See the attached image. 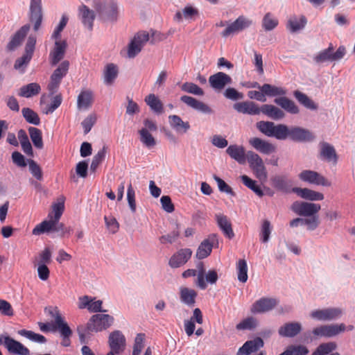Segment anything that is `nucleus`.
Masks as SVG:
<instances>
[{
    "instance_id": "42",
    "label": "nucleus",
    "mask_w": 355,
    "mask_h": 355,
    "mask_svg": "<svg viewBox=\"0 0 355 355\" xmlns=\"http://www.w3.org/2000/svg\"><path fill=\"white\" fill-rule=\"evenodd\" d=\"M141 142L148 148H152L156 145V140L152 134L147 131V128H141L139 130Z\"/></svg>"
},
{
    "instance_id": "50",
    "label": "nucleus",
    "mask_w": 355,
    "mask_h": 355,
    "mask_svg": "<svg viewBox=\"0 0 355 355\" xmlns=\"http://www.w3.org/2000/svg\"><path fill=\"white\" fill-rule=\"evenodd\" d=\"M69 67V62L67 60H64L59 64L58 68L55 69L51 76L62 81V79L67 75Z\"/></svg>"
},
{
    "instance_id": "4",
    "label": "nucleus",
    "mask_w": 355,
    "mask_h": 355,
    "mask_svg": "<svg viewBox=\"0 0 355 355\" xmlns=\"http://www.w3.org/2000/svg\"><path fill=\"white\" fill-rule=\"evenodd\" d=\"M113 322L114 318L108 314H96L90 318L87 328L92 331H102L109 328Z\"/></svg>"
},
{
    "instance_id": "57",
    "label": "nucleus",
    "mask_w": 355,
    "mask_h": 355,
    "mask_svg": "<svg viewBox=\"0 0 355 355\" xmlns=\"http://www.w3.org/2000/svg\"><path fill=\"white\" fill-rule=\"evenodd\" d=\"M144 334H138L136 336L133 346L132 355H140V353L144 347Z\"/></svg>"
},
{
    "instance_id": "64",
    "label": "nucleus",
    "mask_w": 355,
    "mask_h": 355,
    "mask_svg": "<svg viewBox=\"0 0 355 355\" xmlns=\"http://www.w3.org/2000/svg\"><path fill=\"white\" fill-rule=\"evenodd\" d=\"M290 355H307L309 349L304 345H291L287 348Z\"/></svg>"
},
{
    "instance_id": "19",
    "label": "nucleus",
    "mask_w": 355,
    "mask_h": 355,
    "mask_svg": "<svg viewBox=\"0 0 355 355\" xmlns=\"http://www.w3.org/2000/svg\"><path fill=\"white\" fill-rule=\"evenodd\" d=\"M320 146V158L325 162L336 164L338 162V157L335 148L325 141L321 142Z\"/></svg>"
},
{
    "instance_id": "30",
    "label": "nucleus",
    "mask_w": 355,
    "mask_h": 355,
    "mask_svg": "<svg viewBox=\"0 0 355 355\" xmlns=\"http://www.w3.org/2000/svg\"><path fill=\"white\" fill-rule=\"evenodd\" d=\"M261 111L262 114L274 120H279L285 116L284 111L273 105L263 104Z\"/></svg>"
},
{
    "instance_id": "7",
    "label": "nucleus",
    "mask_w": 355,
    "mask_h": 355,
    "mask_svg": "<svg viewBox=\"0 0 355 355\" xmlns=\"http://www.w3.org/2000/svg\"><path fill=\"white\" fill-rule=\"evenodd\" d=\"M291 209L300 216H311L316 215L320 210L321 207L316 203L296 201L292 205Z\"/></svg>"
},
{
    "instance_id": "24",
    "label": "nucleus",
    "mask_w": 355,
    "mask_h": 355,
    "mask_svg": "<svg viewBox=\"0 0 355 355\" xmlns=\"http://www.w3.org/2000/svg\"><path fill=\"white\" fill-rule=\"evenodd\" d=\"M30 28V24H25L21 26L12 36L11 40L7 45V49L8 51H14L15 49L19 46L28 32L29 31Z\"/></svg>"
},
{
    "instance_id": "34",
    "label": "nucleus",
    "mask_w": 355,
    "mask_h": 355,
    "mask_svg": "<svg viewBox=\"0 0 355 355\" xmlns=\"http://www.w3.org/2000/svg\"><path fill=\"white\" fill-rule=\"evenodd\" d=\"M118 68L113 63L107 64L103 71L104 83L107 85H111L118 76Z\"/></svg>"
},
{
    "instance_id": "25",
    "label": "nucleus",
    "mask_w": 355,
    "mask_h": 355,
    "mask_svg": "<svg viewBox=\"0 0 355 355\" xmlns=\"http://www.w3.org/2000/svg\"><path fill=\"white\" fill-rule=\"evenodd\" d=\"M249 144L257 151L263 154H270L275 150V147L268 141L259 137H253L249 140Z\"/></svg>"
},
{
    "instance_id": "14",
    "label": "nucleus",
    "mask_w": 355,
    "mask_h": 355,
    "mask_svg": "<svg viewBox=\"0 0 355 355\" xmlns=\"http://www.w3.org/2000/svg\"><path fill=\"white\" fill-rule=\"evenodd\" d=\"M215 243H218L216 234H211L207 239L203 240L196 252V257L198 259H203L207 257L211 252L212 248Z\"/></svg>"
},
{
    "instance_id": "45",
    "label": "nucleus",
    "mask_w": 355,
    "mask_h": 355,
    "mask_svg": "<svg viewBox=\"0 0 355 355\" xmlns=\"http://www.w3.org/2000/svg\"><path fill=\"white\" fill-rule=\"evenodd\" d=\"M294 96L297 98V100L306 107L311 110L317 109L318 107L316 104L302 92L300 91H295L294 92Z\"/></svg>"
},
{
    "instance_id": "20",
    "label": "nucleus",
    "mask_w": 355,
    "mask_h": 355,
    "mask_svg": "<svg viewBox=\"0 0 355 355\" xmlns=\"http://www.w3.org/2000/svg\"><path fill=\"white\" fill-rule=\"evenodd\" d=\"M233 107L235 110L242 114L259 115L261 113V106L259 107L258 104L253 101H243L236 103L234 105Z\"/></svg>"
},
{
    "instance_id": "40",
    "label": "nucleus",
    "mask_w": 355,
    "mask_h": 355,
    "mask_svg": "<svg viewBox=\"0 0 355 355\" xmlns=\"http://www.w3.org/2000/svg\"><path fill=\"white\" fill-rule=\"evenodd\" d=\"M272 186L277 190L288 191L290 187V181L284 175H275L272 178Z\"/></svg>"
},
{
    "instance_id": "55",
    "label": "nucleus",
    "mask_w": 355,
    "mask_h": 355,
    "mask_svg": "<svg viewBox=\"0 0 355 355\" xmlns=\"http://www.w3.org/2000/svg\"><path fill=\"white\" fill-rule=\"evenodd\" d=\"M234 26L241 32L244 29L250 27L252 24V21L246 17L241 15L239 16L234 22Z\"/></svg>"
},
{
    "instance_id": "36",
    "label": "nucleus",
    "mask_w": 355,
    "mask_h": 355,
    "mask_svg": "<svg viewBox=\"0 0 355 355\" xmlns=\"http://www.w3.org/2000/svg\"><path fill=\"white\" fill-rule=\"evenodd\" d=\"M169 123L171 126L177 132H187L190 128L189 122H184L178 115H170L168 116Z\"/></svg>"
},
{
    "instance_id": "61",
    "label": "nucleus",
    "mask_w": 355,
    "mask_h": 355,
    "mask_svg": "<svg viewBox=\"0 0 355 355\" xmlns=\"http://www.w3.org/2000/svg\"><path fill=\"white\" fill-rule=\"evenodd\" d=\"M309 217L302 218V225H306L309 230H315L320 224L319 218L317 215Z\"/></svg>"
},
{
    "instance_id": "37",
    "label": "nucleus",
    "mask_w": 355,
    "mask_h": 355,
    "mask_svg": "<svg viewBox=\"0 0 355 355\" xmlns=\"http://www.w3.org/2000/svg\"><path fill=\"white\" fill-rule=\"evenodd\" d=\"M49 216L51 218L49 220H44L34 227L32 232L33 234L40 235L44 232L52 231L58 223L52 219L51 214H49Z\"/></svg>"
},
{
    "instance_id": "35",
    "label": "nucleus",
    "mask_w": 355,
    "mask_h": 355,
    "mask_svg": "<svg viewBox=\"0 0 355 355\" xmlns=\"http://www.w3.org/2000/svg\"><path fill=\"white\" fill-rule=\"evenodd\" d=\"M80 12L83 24L89 30L92 31L93 28V22L95 18L94 12L89 10V8L85 5L80 8Z\"/></svg>"
},
{
    "instance_id": "13",
    "label": "nucleus",
    "mask_w": 355,
    "mask_h": 355,
    "mask_svg": "<svg viewBox=\"0 0 355 355\" xmlns=\"http://www.w3.org/2000/svg\"><path fill=\"white\" fill-rule=\"evenodd\" d=\"M109 345L110 349L116 354L125 350L126 341L124 335L119 330L112 332L109 336Z\"/></svg>"
},
{
    "instance_id": "27",
    "label": "nucleus",
    "mask_w": 355,
    "mask_h": 355,
    "mask_svg": "<svg viewBox=\"0 0 355 355\" xmlns=\"http://www.w3.org/2000/svg\"><path fill=\"white\" fill-rule=\"evenodd\" d=\"M215 217L216 223L224 235L230 239H232L234 236V233L232 230V223L227 216L223 214H216Z\"/></svg>"
},
{
    "instance_id": "9",
    "label": "nucleus",
    "mask_w": 355,
    "mask_h": 355,
    "mask_svg": "<svg viewBox=\"0 0 355 355\" xmlns=\"http://www.w3.org/2000/svg\"><path fill=\"white\" fill-rule=\"evenodd\" d=\"M299 178L309 184L321 185L324 187L331 186L330 182L319 173L311 170H304L299 175Z\"/></svg>"
},
{
    "instance_id": "29",
    "label": "nucleus",
    "mask_w": 355,
    "mask_h": 355,
    "mask_svg": "<svg viewBox=\"0 0 355 355\" xmlns=\"http://www.w3.org/2000/svg\"><path fill=\"white\" fill-rule=\"evenodd\" d=\"M293 191L301 198L311 201L322 200L323 193L308 188H294Z\"/></svg>"
},
{
    "instance_id": "44",
    "label": "nucleus",
    "mask_w": 355,
    "mask_h": 355,
    "mask_svg": "<svg viewBox=\"0 0 355 355\" xmlns=\"http://www.w3.org/2000/svg\"><path fill=\"white\" fill-rule=\"evenodd\" d=\"M278 24V19L270 12L266 13L262 20V26L266 31L275 29Z\"/></svg>"
},
{
    "instance_id": "51",
    "label": "nucleus",
    "mask_w": 355,
    "mask_h": 355,
    "mask_svg": "<svg viewBox=\"0 0 355 355\" xmlns=\"http://www.w3.org/2000/svg\"><path fill=\"white\" fill-rule=\"evenodd\" d=\"M336 348L335 343L329 342L320 345L311 355H327Z\"/></svg>"
},
{
    "instance_id": "26",
    "label": "nucleus",
    "mask_w": 355,
    "mask_h": 355,
    "mask_svg": "<svg viewBox=\"0 0 355 355\" xmlns=\"http://www.w3.org/2000/svg\"><path fill=\"white\" fill-rule=\"evenodd\" d=\"M227 154L238 163L243 164L245 163L247 154H245V148L243 146L236 144L230 145L226 149Z\"/></svg>"
},
{
    "instance_id": "32",
    "label": "nucleus",
    "mask_w": 355,
    "mask_h": 355,
    "mask_svg": "<svg viewBox=\"0 0 355 355\" xmlns=\"http://www.w3.org/2000/svg\"><path fill=\"white\" fill-rule=\"evenodd\" d=\"M306 23V18L304 15H302L300 17L297 16H292L288 20L286 27L291 33H295L303 29Z\"/></svg>"
},
{
    "instance_id": "46",
    "label": "nucleus",
    "mask_w": 355,
    "mask_h": 355,
    "mask_svg": "<svg viewBox=\"0 0 355 355\" xmlns=\"http://www.w3.org/2000/svg\"><path fill=\"white\" fill-rule=\"evenodd\" d=\"M294 96L297 98V100L306 107L311 110L317 109L318 107L316 104L302 92L300 91H295L294 92Z\"/></svg>"
},
{
    "instance_id": "12",
    "label": "nucleus",
    "mask_w": 355,
    "mask_h": 355,
    "mask_svg": "<svg viewBox=\"0 0 355 355\" xmlns=\"http://www.w3.org/2000/svg\"><path fill=\"white\" fill-rule=\"evenodd\" d=\"M278 303L279 301L276 298L261 297L252 305L250 311L254 314L268 312L273 309Z\"/></svg>"
},
{
    "instance_id": "18",
    "label": "nucleus",
    "mask_w": 355,
    "mask_h": 355,
    "mask_svg": "<svg viewBox=\"0 0 355 355\" xmlns=\"http://www.w3.org/2000/svg\"><path fill=\"white\" fill-rule=\"evenodd\" d=\"M191 255L192 250L191 249H180L171 257L168 264L171 268H179L186 263Z\"/></svg>"
},
{
    "instance_id": "54",
    "label": "nucleus",
    "mask_w": 355,
    "mask_h": 355,
    "mask_svg": "<svg viewBox=\"0 0 355 355\" xmlns=\"http://www.w3.org/2000/svg\"><path fill=\"white\" fill-rule=\"evenodd\" d=\"M106 154L105 148L103 147L101 150H100L93 157L92 162L90 165V170L93 172H95L98 167V166L102 163V162L105 159Z\"/></svg>"
},
{
    "instance_id": "15",
    "label": "nucleus",
    "mask_w": 355,
    "mask_h": 355,
    "mask_svg": "<svg viewBox=\"0 0 355 355\" xmlns=\"http://www.w3.org/2000/svg\"><path fill=\"white\" fill-rule=\"evenodd\" d=\"M232 78L223 72H218L209 78L210 86L216 91H221L227 85L231 84Z\"/></svg>"
},
{
    "instance_id": "11",
    "label": "nucleus",
    "mask_w": 355,
    "mask_h": 355,
    "mask_svg": "<svg viewBox=\"0 0 355 355\" xmlns=\"http://www.w3.org/2000/svg\"><path fill=\"white\" fill-rule=\"evenodd\" d=\"M346 54V49L344 46H340L334 53H329L324 49L320 51L313 58V60L318 63L326 62H334L341 60Z\"/></svg>"
},
{
    "instance_id": "33",
    "label": "nucleus",
    "mask_w": 355,
    "mask_h": 355,
    "mask_svg": "<svg viewBox=\"0 0 355 355\" xmlns=\"http://www.w3.org/2000/svg\"><path fill=\"white\" fill-rule=\"evenodd\" d=\"M40 92V85L37 83H32L22 86L18 92V95L21 97L31 98L39 94Z\"/></svg>"
},
{
    "instance_id": "52",
    "label": "nucleus",
    "mask_w": 355,
    "mask_h": 355,
    "mask_svg": "<svg viewBox=\"0 0 355 355\" xmlns=\"http://www.w3.org/2000/svg\"><path fill=\"white\" fill-rule=\"evenodd\" d=\"M181 89L183 92L192 94L197 96H203L204 91L198 85L193 83H184L181 86Z\"/></svg>"
},
{
    "instance_id": "31",
    "label": "nucleus",
    "mask_w": 355,
    "mask_h": 355,
    "mask_svg": "<svg viewBox=\"0 0 355 355\" xmlns=\"http://www.w3.org/2000/svg\"><path fill=\"white\" fill-rule=\"evenodd\" d=\"M197 295V292L193 289L189 288L187 287L180 288V300L182 302L188 305L189 306H193L195 304Z\"/></svg>"
},
{
    "instance_id": "53",
    "label": "nucleus",
    "mask_w": 355,
    "mask_h": 355,
    "mask_svg": "<svg viewBox=\"0 0 355 355\" xmlns=\"http://www.w3.org/2000/svg\"><path fill=\"white\" fill-rule=\"evenodd\" d=\"M198 274L196 285L202 290H205L207 288V283L205 279V269L202 262H200L197 264Z\"/></svg>"
},
{
    "instance_id": "38",
    "label": "nucleus",
    "mask_w": 355,
    "mask_h": 355,
    "mask_svg": "<svg viewBox=\"0 0 355 355\" xmlns=\"http://www.w3.org/2000/svg\"><path fill=\"white\" fill-rule=\"evenodd\" d=\"M145 102L150 109L157 114L164 112V106L162 101L154 94H150L145 98Z\"/></svg>"
},
{
    "instance_id": "63",
    "label": "nucleus",
    "mask_w": 355,
    "mask_h": 355,
    "mask_svg": "<svg viewBox=\"0 0 355 355\" xmlns=\"http://www.w3.org/2000/svg\"><path fill=\"white\" fill-rule=\"evenodd\" d=\"M271 232V228H270V223L265 220L261 226V240L263 243H266L268 241Z\"/></svg>"
},
{
    "instance_id": "43",
    "label": "nucleus",
    "mask_w": 355,
    "mask_h": 355,
    "mask_svg": "<svg viewBox=\"0 0 355 355\" xmlns=\"http://www.w3.org/2000/svg\"><path fill=\"white\" fill-rule=\"evenodd\" d=\"M243 184L248 188L253 191L259 197H262L264 193L261 187L257 184L255 180H253L246 175L241 177Z\"/></svg>"
},
{
    "instance_id": "21",
    "label": "nucleus",
    "mask_w": 355,
    "mask_h": 355,
    "mask_svg": "<svg viewBox=\"0 0 355 355\" xmlns=\"http://www.w3.org/2000/svg\"><path fill=\"white\" fill-rule=\"evenodd\" d=\"M51 315L54 317V331L58 330L62 337H70L72 331L66 322L64 321L61 314L58 311L50 312Z\"/></svg>"
},
{
    "instance_id": "62",
    "label": "nucleus",
    "mask_w": 355,
    "mask_h": 355,
    "mask_svg": "<svg viewBox=\"0 0 355 355\" xmlns=\"http://www.w3.org/2000/svg\"><path fill=\"white\" fill-rule=\"evenodd\" d=\"M62 95L57 94L55 95L51 100L50 105H49L46 110L44 111L45 114H49L53 112L62 103Z\"/></svg>"
},
{
    "instance_id": "8",
    "label": "nucleus",
    "mask_w": 355,
    "mask_h": 355,
    "mask_svg": "<svg viewBox=\"0 0 355 355\" xmlns=\"http://www.w3.org/2000/svg\"><path fill=\"white\" fill-rule=\"evenodd\" d=\"M343 314L340 308H327L314 310L311 313V317L320 321H331L339 318Z\"/></svg>"
},
{
    "instance_id": "22",
    "label": "nucleus",
    "mask_w": 355,
    "mask_h": 355,
    "mask_svg": "<svg viewBox=\"0 0 355 355\" xmlns=\"http://www.w3.org/2000/svg\"><path fill=\"white\" fill-rule=\"evenodd\" d=\"M263 340L259 337H257L253 340L246 341L239 349L236 355H249L258 351L260 348L263 347Z\"/></svg>"
},
{
    "instance_id": "23",
    "label": "nucleus",
    "mask_w": 355,
    "mask_h": 355,
    "mask_svg": "<svg viewBox=\"0 0 355 355\" xmlns=\"http://www.w3.org/2000/svg\"><path fill=\"white\" fill-rule=\"evenodd\" d=\"M180 101L188 106L205 114H211L213 112L211 108L205 103L197 100L196 98L189 96H182Z\"/></svg>"
},
{
    "instance_id": "56",
    "label": "nucleus",
    "mask_w": 355,
    "mask_h": 355,
    "mask_svg": "<svg viewBox=\"0 0 355 355\" xmlns=\"http://www.w3.org/2000/svg\"><path fill=\"white\" fill-rule=\"evenodd\" d=\"M28 164L31 173L37 180H41L43 177V173L41 167L33 159H28Z\"/></svg>"
},
{
    "instance_id": "60",
    "label": "nucleus",
    "mask_w": 355,
    "mask_h": 355,
    "mask_svg": "<svg viewBox=\"0 0 355 355\" xmlns=\"http://www.w3.org/2000/svg\"><path fill=\"white\" fill-rule=\"evenodd\" d=\"M119 15L118 6L116 3H110L106 10V18L108 21H115L117 20Z\"/></svg>"
},
{
    "instance_id": "3",
    "label": "nucleus",
    "mask_w": 355,
    "mask_h": 355,
    "mask_svg": "<svg viewBox=\"0 0 355 355\" xmlns=\"http://www.w3.org/2000/svg\"><path fill=\"white\" fill-rule=\"evenodd\" d=\"M247 159L256 177L261 181L266 180L267 171L261 157L252 151H248L247 153Z\"/></svg>"
},
{
    "instance_id": "17",
    "label": "nucleus",
    "mask_w": 355,
    "mask_h": 355,
    "mask_svg": "<svg viewBox=\"0 0 355 355\" xmlns=\"http://www.w3.org/2000/svg\"><path fill=\"white\" fill-rule=\"evenodd\" d=\"M67 46L65 40H56L53 49L50 52L49 59L52 66L56 65L63 59Z\"/></svg>"
},
{
    "instance_id": "59",
    "label": "nucleus",
    "mask_w": 355,
    "mask_h": 355,
    "mask_svg": "<svg viewBox=\"0 0 355 355\" xmlns=\"http://www.w3.org/2000/svg\"><path fill=\"white\" fill-rule=\"evenodd\" d=\"M127 200L132 212L136 211L135 191L130 183L127 189Z\"/></svg>"
},
{
    "instance_id": "39",
    "label": "nucleus",
    "mask_w": 355,
    "mask_h": 355,
    "mask_svg": "<svg viewBox=\"0 0 355 355\" xmlns=\"http://www.w3.org/2000/svg\"><path fill=\"white\" fill-rule=\"evenodd\" d=\"M92 103V93L83 91L80 93L77 99V106L79 110H87Z\"/></svg>"
},
{
    "instance_id": "2",
    "label": "nucleus",
    "mask_w": 355,
    "mask_h": 355,
    "mask_svg": "<svg viewBox=\"0 0 355 355\" xmlns=\"http://www.w3.org/2000/svg\"><path fill=\"white\" fill-rule=\"evenodd\" d=\"M261 91L264 94V96H280V97L275 98L274 103L275 104L291 114L299 113V108L294 101L285 96L287 91L284 88L265 83L261 86Z\"/></svg>"
},
{
    "instance_id": "5",
    "label": "nucleus",
    "mask_w": 355,
    "mask_h": 355,
    "mask_svg": "<svg viewBox=\"0 0 355 355\" xmlns=\"http://www.w3.org/2000/svg\"><path fill=\"white\" fill-rule=\"evenodd\" d=\"M35 44L36 36L30 35L25 46L24 54L15 62L14 67L16 69H20L26 67L30 62L35 51Z\"/></svg>"
},
{
    "instance_id": "28",
    "label": "nucleus",
    "mask_w": 355,
    "mask_h": 355,
    "mask_svg": "<svg viewBox=\"0 0 355 355\" xmlns=\"http://www.w3.org/2000/svg\"><path fill=\"white\" fill-rule=\"evenodd\" d=\"M302 330L299 322H288L279 329L278 333L281 336L292 338L297 336Z\"/></svg>"
},
{
    "instance_id": "58",
    "label": "nucleus",
    "mask_w": 355,
    "mask_h": 355,
    "mask_svg": "<svg viewBox=\"0 0 355 355\" xmlns=\"http://www.w3.org/2000/svg\"><path fill=\"white\" fill-rule=\"evenodd\" d=\"M176 226H177L176 230H173L171 233L168 234L166 235H163L161 237H159V241L161 243H162V244L173 243L178 239V238L180 236V232H179V230H178L179 225L177 224Z\"/></svg>"
},
{
    "instance_id": "16",
    "label": "nucleus",
    "mask_w": 355,
    "mask_h": 355,
    "mask_svg": "<svg viewBox=\"0 0 355 355\" xmlns=\"http://www.w3.org/2000/svg\"><path fill=\"white\" fill-rule=\"evenodd\" d=\"M4 345L10 354L15 355H31L30 351L26 347L9 336L4 337Z\"/></svg>"
},
{
    "instance_id": "49",
    "label": "nucleus",
    "mask_w": 355,
    "mask_h": 355,
    "mask_svg": "<svg viewBox=\"0 0 355 355\" xmlns=\"http://www.w3.org/2000/svg\"><path fill=\"white\" fill-rule=\"evenodd\" d=\"M23 116L26 121L33 125H39L40 123V119L38 114L33 110L28 107H24L21 110Z\"/></svg>"
},
{
    "instance_id": "10",
    "label": "nucleus",
    "mask_w": 355,
    "mask_h": 355,
    "mask_svg": "<svg viewBox=\"0 0 355 355\" xmlns=\"http://www.w3.org/2000/svg\"><path fill=\"white\" fill-rule=\"evenodd\" d=\"M29 19L33 24V30L37 31L43 19L42 0H31Z\"/></svg>"
},
{
    "instance_id": "48",
    "label": "nucleus",
    "mask_w": 355,
    "mask_h": 355,
    "mask_svg": "<svg viewBox=\"0 0 355 355\" xmlns=\"http://www.w3.org/2000/svg\"><path fill=\"white\" fill-rule=\"evenodd\" d=\"M18 334L32 341L38 343H44L46 342V339L44 336L39 334H36L32 331L21 329L18 331Z\"/></svg>"
},
{
    "instance_id": "6",
    "label": "nucleus",
    "mask_w": 355,
    "mask_h": 355,
    "mask_svg": "<svg viewBox=\"0 0 355 355\" xmlns=\"http://www.w3.org/2000/svg\"><path fill=\"white\" fill-rule=\"evenodd\" d=\"M346 330L345 324H325L318 327L313 330V334L318 337L331 338L344 332Z\"/></svg>"
},
{
    "instance_id": "1",
    "label": "nucleus",
    "mask_w": 355,
    "mask_h": 355,
    "mask_svg": "<svg viewBox=\"0 0 355 355\" xmlns=\"http://www.w3.org/2000/svg\"><path fill=\"white\" fill-rule=\"evenodd\" d=\"M258 130L270 137L278 140H285L287 138L294 141H310L314 139L313 134L306 129L298 126L288 127L284 124L275 125L272 121H261L257 123Z\"/></svg>"
},
{
    "instance_id": "41",
    "label": "nucleus",
    "mask_w": 355,
    "mask_h": 355,
    "mask_svg": "<svg viewBox=\"0 0 355 355\" xmlns=\"http://www.w3.org/2000/svg\"><path fill=\"white\" fill-rule=\"evenodd\" d=\"M28 132L35 147L38 149H42L44 146L42 131L37 128L30 127L28 128Z\"/></svg>"
},
{
    "instance_id": "47",
    "label": "nucleus",
    "mask_w": 355,
    "mask_h": 355,
    "mask_svg": "<svg viewBox=\"0 0 355 355\" xmlns=\"http://www.w3.org/2000/svg\"><path fill=\"white\" fill-rule=\"evenodd\" d=\"M238 279L245 283L248 280V266L245 259H239L236 263Z\"/></svg>"
}]
</instances>
